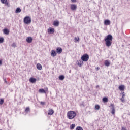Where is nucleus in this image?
<instances>
[{
    "label": "nucleus",
    "instance_id": "12",
    "mask_svg": "<svg viewBox=\"0 0 130 130\" xmlns=\"http://www.w3.org/2000/svg\"><path fill=\"white\" fill-rule=\"evenodd\" d=\"M56 51L58 54H60V53L62 52V49L60 47H58L56 49Z\"/></svg>",
    "mask_w": 130,
    "mask_h": 130
},
{
    "label": "nucleus",
    "instance_id": "41",
    "mask_svg": "<svg viewBox=\"0 0 130 130\" xmlns=\"http://www.w3.org/2000/svg\"><path fill=\"white\" fill-rule=\"evenodd\" d=\"M4 82H5V83H7V80H6V79H5Z\"/></svg>",
    "mask_w": 130,
    "mask_h": 130
},
{
    "label": "nucleus",
    "instance_id": "29",
    "mask_svg": "<svg viewBox=\"0 0 130 130\" xmlns=\"http://www.w3.org/2000/svg\"><path fill=\"white\" fill-rule=\"evenodd\" d=\"M76 130H83V128H82V127L78 126L77 127H76Z\"/></svg>",
    "mask_w": 130,
    "mask_h": 130
},
{
    "label": "nucleus",
    "instance_id": "5",
    "mask_svg": "<svg viewBox=\"0 0 130 130\" xmlns=\"http://www.w3.org/2000/svg\"><path fill=\"white\" fill-rule=\"evenodd\" d=\"M33 41V38L31 37H28L26 38V42L27 43H31Z\"/></svg>",
    "mask_w": 130,
    "mask_h": 130
},
{
    "label": "nucleus",
    "instance_id": "24",
    "mask_svg": "<svg viewBox=\"0 0 130 130\" xmlns=\"http://www.w3.org/2000/svg\"><path fill=\"white\" fill-rule=\"evenodd\" d=\"M103 101L105 103L106 102H108V98L106 97H104L103 98Z\"/></svg>",
    "mask_w": 130,
    "mask_h": 130
},
{
    "label": "nucleus",
    "instance_id": "26",
    "mask_svg": "<svg viewBox=\"0 0 130 130\" xmlns=\"http://www.w3.org/2000/svg\"><path fill=\"white\" fill-rule=\"evenodd\" d=\"M11 46H12V47H13L14 48H16V46H17V45H16V43H13Z\"/></svg>",
    "mask_w": 130,
    "mask_h": 130
},
{
    "label": "nucleus",
    "instance_id": "20",
    "mask_svg": "<svg viewBox=\"0 0 130 130\" xmlns=\"http://www.w3.org/2000/svg\"><path fill=\"white\" fill-rule=\"evenodd\" d=\"M22 12V10L19 7H18L16 8L15 10V13L17 14L18 13H21Z\"/></svg>",
    "mask_w": 130,
    "mask_h": 130
},
{
    "label": "nucleus",
    "instance_id": "14",
    "mask_svg": "<svg viewBox=\"0 0 130 130\" xmlns=\"http://www.w3.org/2000/svg\"><path fill=\"white\" fill-rule=\"evenodd\" d=\"M36 81H37V79H36V78L31 77L29 79V81L30 82V83H36Z\"/></svg>",
    "mask_w": 130,
    "mask_h": 130
},
{
    "label": "nucleus",
    "instance_id": "18",
    "mask_svg": "<svg viewBox=\"0 0 130 130\" xmlns=\"http://www.w3.org/2000/svg\"><path fill=\"white\" fill-rule=\"evenodd\" d=\"M53 25L55 26L56 27H58V26H59V21H54V23H53Z\"/></svg>",
    "mask_w": 130,
    "mask_h": 130
},
{
    "label": "nucleus",
    "instance_id": "15",
    "mask_svg": "<svg viewBox=\"0 0 130 130\" xmlns=\"http://www.w3.org/2000/svg\"><path fill=\"white\" fill-rule=\"evenodd\" d=\"M48 32L52 34L54 33V28L51 27L49 28Z\"/></svg>",
    "mask_w": 130,
    "mask_h": 130
},
{
    "label": "nucleus",
    "instance_id": "35",
    "mask_svg": "<svg viewBox=\"0 0 130 130\" xmlns=\"http://www.w3.org/2000/svg\"><path fill=\"white\" fill-rule=\"evenodd\" d=\"M80 106L82 107H85V105H84V102L82 103V104L80 105Z\"/></svg>",
    "mask_w": 130,
    "mask_h": 130
},
{
    "label": "nucleus",
    "instance_id": "32",
    "mask_svg": "<svg viewBox=\"0 0 130 130\" xmlns=\"http://www.w3.org/2000/svg\"><path fill=\"white\" fill-rule=\"evenodd\" d=\"M4 42V38H0V43Z\"/></svg>",
    "mask_w": 130,
    "mask_h": 130
},
{
    "label": "nucleus",
    "instance_id": "39",
    "mask_svg": "<svg viewBox=\"0 0 130 130\" xmlns=\"http://www.w3.org/2000/svg\"><path fill=\"white\" fill-rule=\"evenodd\" d=\"M71 2L72 3H76V2H77V1H76V0H71Z\"/></svg>",
    "mask_w": 130,
    "mask_h": 130
},
{
    "label": "nucleus",
    "instance_id": "11",
    "mask_svg": "<svg viewBox=\"0 0 130 130\" xmlns=\"http://www.w3.org/2000/svg\"><path fill=\"white\" fill-rule=\"evenodd\" d=\"M3 32L4 33V34H6V35H9V34H10V30L7 28L4 29Z\"/></svg>",
    "mask_w": 130,
    "mask_h": 130
},
{
    "label": "nucleus",
    "instance_id": "43",
    "mask_svg": "<svg viewBox=\"0 0 130 130\" xmlns=\"http://www.w3.org/2000/svg\"><path fill=\"white\" fill-rule=\"evenodd\" d=\"M46 90H47H47H48V88H46Z\"/></svg>",
    "mask_w": 130,
    "mask_h": 130
},
{
    "label": "nucleus",
    "instance_id": "3",
    "mask_svg": "<svg viewBox=\"0 0 130 130\" xmlns=\"http://www.w3.org/2000/svg\"><path fill=\"white\" fill-rule=\"evenodd\" d=\"M23 21H24V24L29 25V24H31V17L29 16H26L25 17H24Z\"/></svg>",
    "mask_w": 130,
    "mask_h": 130
},
{
    "label": "nucleus",
    "instance_id": "10",
    "mask_svg": "<svg viewBox=\"0 0 130 130\" xmlns=\"http://www.w3.org/2000/svg\"><path fill=\"white\" fill-rule=\"evenodd\" d=\"M104 25L106 26H108L110 25V20L107 19L104 21Z\"/></svg>",
    "mask_w": 130,
    "mask_h": 130
},
{
    "label": "nucleus",
    "instance_id": "13",
    "mask_svg": "<svg viewBox=\"0 0 130 130\" xmlns=\"http://www.w3.org/2000/svg\"><path fill=\"white\" fill-rule=\"evenodd\" d=\"M51 56L53 57L56 56V52L54 50H52L51 52Z\"/></svg>",
    "mask_w": 130,
    "mask_h": 130
},
{
    "label": "nucleus",
    "instance_id": "28",
    "mask_svg": "<svg viewBox=\"0 0 130 130\" xmlns=\"http://www.w3.org/2000/svg\"><path fill=\"white\" fill-rule=\"evenodd\" d=\"M4 104V100L3 99H0V105Z\"/></svg>",
    "mask_w": 130,
    "mask_h": 130
},
{
    "label": "nucleus",
    "instance_id": "36",
    "mask_svg": "<svg viewBox=\"0 0 130 130\" xmlns=\"http://www.w3.org/2000/svg\"><path fill=\"white\" fill-rule=\"evenodd\" d=\"M120 100H121V101H122V102H125V101H124V98H121V99H120Z\"/></svg>",
    "mask_w": 130,
    "mask_h": 130
},
{
    "label": "nucleus",
    "instance_id": "9",
    "mask_svg": "<svg viewBox=\"0 0 130 130\" xmlns=\"http://www.w3.org/2000/svg\"><path fill=\"white\" fill-rule=\"evenodd\" d=\"M110 61L109 60H106L104 62V64L106 67H109L110 66Z\"/></svg>",
    "mask_w": 130,
    "mask_h": 130
},
{
    "label": "nucleus",
    "instance_id": "44",
    "mask_svg": "<svg viewBox=\"0 0 130 130\" xmlns=\"http://www.w3.org/2000/svg\"><path fill=\"white\" fill-rule=\"evenodd\" d=\"M97 70H99V68H97Z\"/></svg>",
    "mask_w": 130,
    "mask_h": 130
},
{
    "label": "nucleus",
    "instance_id": "6",
    "mask_svg": "<svg viewBox=\"0 0 130 130\" xmlns=\"http://www.w3.org/2000/svg\"><path fill=\"white\" fill-rule=\"evenodd\" d=\"M111 106L112 107L111 109H112V111H111V113L112 114H115V109L114 108V105L111 104Z\"/></svg>",
    "mask_w": 130,
    "mask_h": 130
},
{
    "label": "nucleus",
    "instance_id": "7",
    "mask_svg": "<svg viewBox=\"0 0 130 130\" xmlns=\"http://www.w3.org/2000/svg\"><path fill=\"white\" fill-rule=\"evenodd\" d=\"M71 9L72 11H76L77 10V6L75 4H72L71 5Z\"/></svg>",
    "mask_w": 130,
    "mask_h": 130
},
{
    "label": "nucleus",
    "instance_id": "19",
    "mask_svg": "<svg viewBox=\"0 0 130 130\" xmlns=\"http://www.w3.org/2000/svg\"><path fill=\"white\" fill-rule=\"evenodd\" d=\"M30 111V108H29V107H27L25 110L24 113H25V114H27V113H29Z\"/></svg>",
    "mask_w": 130,
    "mask_h": 130
},
{
    "label": "nucleus",
    "instance_id": "37",
    "mask_svg": "<svg viewBox=\"0 0 130 130\" xmlns=\"http://www.w3.org/2000/svg\"><path fill=\"white\" fill-rule=\"evenodd\" d=\"M40 104L42 105H44L45 104V102H40Z\"/></svg>",
    "mask_w": 130,
    "mask_h": 130
},
{
    "label": "nucleus",
    "instance_id": "31",
    "mask_svg": "<svg viewBox=\"0 0 130 130\" xmlns=\"http://www.w3.org/2000/svg\"><path fill=\"white\" fill-rule=\"evenodd\" d=\"M75 41L77 42V41H80V38H75L74 39Z\"/></svg>",
    "mask_w": 130,
    "mask_h": 130
},
{
    "label": "nucleus",
    "instance_id": "1",
    "mask_svg": "<svg viewBox=\"0 0 130 130\" xmlns=\"http://www.w3.org/2000/svg\"><path fill=\"white\" fill-rule=\"evenodd\" d=\"M113 39V37L111 35H108L107 36L105 37V44L107 47H110V46H111V44H112V39Z\"/></svg>",
    "mask_w": 130,
    "mask_h": 130
},
{
    "label": "nucleus",
    "instance_id": "42",
    "mask_svg": "<svg viewBox=\"0 0 130 130\" xmlns=\"http://www.w3.org/2000/svg\"><path fill=\"white\" fill-rule=\"evenodd\" d=\"M96 88H99V85L96 86Z\"/></svg>",
    "mask_w": 130,
    "mask_h": 130
},
{
    "label": "nucleus",
    "instance_id": "22",
    "mask_svg": "<svg viewBox=\"0 0 130 130\" xmlns=\"http://www.w3.org/2000/svg\"><path fill=\"white\" fill-rule=\"evenodd\" d=\"M59 79L61 81H63V80H64V76L63 75L59 76Z\"/></svg>",
    "mask_w": 130,
    "mask_h": 130
},
{
    "label": "nucleus",
    "instance_id": "30",
    "mask_svg": "<svg viewBox=\"0 0 130 130\" xmlns=\"http://www.w3.org/2000/svg\"><path fill=\"white\" fill-rule=\"evenodd\" d=\"M1 2L2 4H5L7 2V0H1Z\"/></svg>",
    "mask_w": 130,
    "mask_h": 130
},
{
    "label": "nucleus",
    "instance_id": "34",
    "mask_svg": "<svg viewBox=\"0 0 130 130\" xmlns=\"http://www.w3.org/2000/svg\"><path fill=\"white\" fill-rule=\"evenodd\" d=\"M124 97H125V93L124 92H123L122 93V98H124Z\"/></svg>",
    "mask_w": 130,
    "mask_h": 130
},
{
    "label": "nucleus",
    "instance_id": "16",
    "mask_svg": "<svg viewBox=\"0 0 130 130\" xmlns=\"http://www.w3.org/2000/svg\"><path fill=\"white\" fill-rule=\"evenodd\" d=\"M37 69L39 70V71H41V70H42V66L40 63H38L37 64Z\"/></svg>",
    "mask_w": 130,
    "mask_h": 130
},
{
    "label": "nucleus",
    "instance_id": "27",
    "mask_svg": "<svg viewBox=\"0 0 130 130\" xmlns=\"http://www.w3.org/2000/svg\"><path fill=\"white\" fill-rule=\"evenodd\" d=\"M95 108L96 110H99V109H100V106L98 105H96Z\"/></svg>",
    "mask_w": 130,
    "mask_h": 130
},
{
    "label": "nucleus",
    "instance_id": "40",
    "mask_svg": "<svg viewBox=\"0 0 130 130\" xmlns=\"http://www.w3.org/2000/svg\"><path fill=\"white\" fill-rule=\"evenodd\" d=\"M2 60H0V66H2Z\"/></svg>",
    "mask_w": 130,
    "mask_h": 130
},
{
    "label": "nucleus",
    "instance_id": "25",
    "mask_svg": "<svg viewBox=\"0 0 130 130\" xmlns=\"http://www.w3.org/2000/svg\"><path fill=\"white\" fill-rule=\"evenodd\" d=\"M75 126H76V125L74 124H72L71 126H70V129H74V128H75Z\"/></svg>",
    "mask_w": 130,
    "mask_h": 130
},
{
    "label": "nucleus",
    "instance_id": "4",
    "mask_svg": "<svg viewBox=\"0 0 130 130\" xmlns=\"http://www.w3.org/2000/svg\"><path fill=\"white\" fill-rule=\"evenodd\" d=\"M81 60H82V61H88V60H89V55H88L87 54H85L83 55L81 57Z\"/></svg>",
    "mask_w": 130,
    "mask_h": 130
},
{
    "label": "nucleus",
    "instance_id": "38",
    "mask_svg": "<svg viewBox=\"0 0 130 130\" xmlns=\"http://www.w3.org/2000/svg\"><path fill=\"white\" fill-rule=\"evenodd\" d=\"M121 130H127L126 129V128L125 127H122V128H121Z\"/></svg>",
    "mask_w": 130,
    "mask_h": 130
},
{
    "label": "nucleus",
    "instance_id": "8",
    "mask_svg": "<svg viewBox=\"0 0 130 130\" xmlns=\"http://www.w3.org/2000/svg\"><path fill=\"white\" fill-rule=\"evenodd\" d=\"M54 113V111H53V109H49L48 111V115H52Z\"/></svg>",
    "mask_w": 130,
    "mask_h": 130
},
{
    "label": "nucleus",
    "instance_id": "17",
    "mask_svg": "<svg viewBox=\"0 0 130 130\" xmlns=\"http://www.w3.org/2000/svg\"><path fill=\"white\" fill-rule=\"evenodd\" d=\"M77 64L79 67H82V66H83V60H79L77 61Z\"/></svg>",
    "mask_w": 130,
    "mask_h": 130
},
{
    "label": "nucleus",
    "instance_id": "21",
    "mask_svg": "<svg viewBox=\"0 0 130 130\" xmlns=\"http://www.w3.org/2000/svg\"><path fill=\"white\" fill-rule=\"evenodd\" d=\"M119 89L120 91H124V86L123 85H120L119 86Z\"/></svg>",
    "mask_w": 130,
    "mask_h": 130
},
{
    "label": "nucleus",
    "instance_id": "33",
    "mask_svg": "<svg viewBox=\"0 0 130 130\" xmlns=\"http://www.w3.org/2000/svg\"><path fill=\"white\" fill-rule=\"evenodd\" d=\"M6 6H7V7H10V4L9 3V2H8V1H7L5 3Z\"/></svg>",
    "mask_w": 130,
    "mask_h": 130
},
{
    "label": "nucleus",
    "instance_id": "23",
    "mask_svg": "<svg viewBox=\"0 0 130 130\" xmlns=\"http://www.w3.org/2000/svg\"><path fill=\"white\" fill-rule=\"evenodd\" d=\"M39 91L40 93H44L45 94L46 93V91L44 89H40Z\"/></svg>",
    "mask_w": 130,
    "mask_h": 130
},
{
    "label": "nucleus",
    "instance_id": "2",
    "mask_svg": "<svg viewBox=\"0 0 130 130\" xmlns=\"http://www.w3.org/2000/svg\"><path fill=\"white\" fill-rule=\"evenodd\" d=\"M77 114L76 112L73 111H69L67 112V117L69 119H73L76 117Z\"/></svg>",
    "mask_w": 130,
    "mask_h": 130
}]
</instances>
